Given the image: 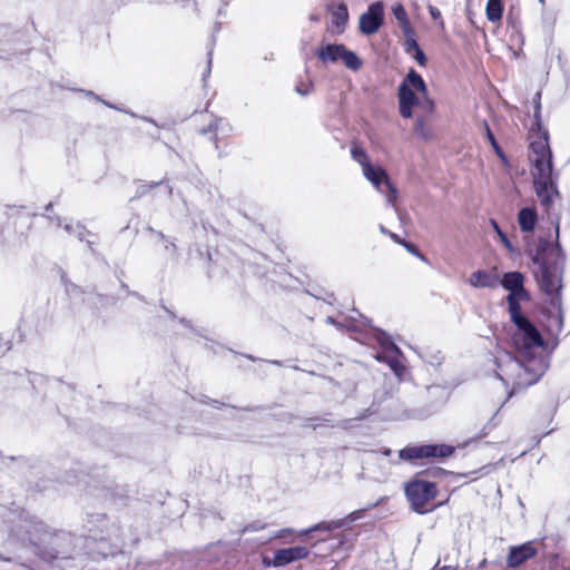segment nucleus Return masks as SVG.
<instances>
[{
  "instance_id": "b1692460",
  "label": "nucleus",
  "mask_w": 570,
  "mask_h": 570,
  "mask_svg": "<svg viewBox=\"0 0 570 570\" xmlns=\"http://www.w3.org/2000/svg\"><path fill=\"white\" fill-rule=\"evenodd\" d=\"M483 125H484L487 138H488L489 142L491 144L492 148L494 149V151L497 153L498 156L503 157L502 149L499 146V144H498L494 135L492 134L491 129L489 128L488 124L484 121Z\"/></svg>"
},
{
  "instance_id": "f3484780",
  "label": "nucleus",
  "mask_w": 570,
  "mask_h": 570,
  "mask_svg": "<svg viewBox=\"0 0 570 570\" xmlns=\"http://www.w3.org/2000/svg\"><path fill=\"white\" fill-rule=\"evenodd\" d=\"M233 128L232 125L224 118H215L209 125L207 129H203V134L215 132V136L218 135L223 137H227L230 135Z\"/></svg>"
},
{
  "instance_id": "f03ea898",
  "label": "nucleus",
  "mask_w": 570,
  "mask_h": 570,
  "mask_svg": "<svg viewBox=\"0 0 570 570\" xmlns=\"http://www.w3.org/2000/svg\"><path fill=\"white\" fill-rule=\"evenodd\" d=\"M540 102H535L534 119L537 130L532 129L529 159L533 166L532 177L535 194L540 204L549 210L554 198L559 196L552 173V153L549 146V134L540 127Z\"/></svg>"
},
{
  "instance_id": "6ab92c4d",
  "label": "nucleus",
  "mask_w": 570,
  "mask_h": 570,
  "mask_svg": "<svg viewBox=\"0 0 570 570\" xmlns=\"http://www.w3.org/2000/svg\"><path fill=\"white\" fill-rule=\"evenodd\" d=\"M343 63L350 70L356 71L362 67V61L357 55L344 47L342 59Z\"/></svg>"
},
{
  "instance_id": "f8f14e48",
  "label": "nucleus",
  "mask_w": 570,
  "mask_h": 570,
  "mask_svg": "<svg viewBox=\"0 0 570 570\" xmlns=\"http://www.w3.org/2000/svg\"><path fill=\"white\" fill-rule=\"evenodd\" d=\"M469 283L475 288H493L498 285L499 277L497 274L479 269L471 274Z\"/></svg>"
},
{
  "instance_id": "a878e982",
  "label": "nucleus",
  "mask_w": 570,
  "mask_h": 570,
  "mask_svg": "<svg viewBox=\"0 0 570 570\" xmlns=\"http://www.w3.org/2000/svg\"><path fill=\"white\" fill-rule=\"evenodd\" d=\"M16 51L11 41L7 40L0 45V59H9Z\"/></svg>"
},
{
  "instance_id": "37998d69",
  "label": "nucleus",
  "mask_w": 570,
  "mask_h": 570,
  "mask_svg": "<svg viewBox=\"0 0 570 570\" xmlns=\"http://www.w3.org/2000/svg\"><path fill=\"white\" fill-rule=\"evenodd\" d=\"M4 35H7V30L0 29V36H4Z\"/></svg>"
},
{
  "instance_id": "a18cd8bd",
  "label": "nucleus",
  "mask_w": 570,
  "mask_h": 570,
  "mask_svg": "<svg viewBox=\"0 0 570 570\" xmlns=\"http://www.w3.org/2000/svg\"><path fill=\"white\" fill-rule=\"evenodd\" d=\"M558 61L561 63V53L558 55Z\"/></svg>"
},
{
  "instance_id": "2eb2a0df",
  "label": "nucleus",
  "mask_w": 570,
  "mask_h": 570,
  "mask_svg": "<svg viewBox=\"0 0 570 570\" xmlns=\"http://www.w3.org/2000/svg\"><path fill=\"white\" fill-rule=\"evenodd\" d=\"M538 216L533 208L524 207L518 214V223L522 232L530 233L537 225Z\"/></svg>"
},
{
  "instance_id": "4c0bfd02",
  "label": "nucleus",
  "mask_w": 570,
  "mask_h": 570,
  "mask_svg": "<svg viewBox=\"0 0 570 570\" xmlns=\"http://www.w3.org/2000/svg\"><path fill=\"white\" fill-rule=\"evenodd\" d=\"M439 566V562L436 563V566L432 569V570H456V567L454 566H443V567H440L438 568Z\"/></svg>"
},
{
  "instance_id": "2f4dec72",
  "label": "nucleus",
  "mask_w": 570,
  "mask_h": 570,
  "mask_svg": "<svg viewBox=\"0 0 570 570\" xmlns=\"http://www.w3.org/2000/svg\"><path fill=\"white\" fill-rule=\"evenodd\" d=\"M429 12H430V16L431 18L434 20V21H440L441 24H443V20H442V16H441V11L434 7V6H429Z\"/></svg>"
},
{
  "instance_id": "bb28decb",
  "label": "nucleus",
  "mask_w": 570,
  "mask_h": 570,
  "mask_svg": "<svg viewBox=\"0 0 570 570\" xmlns=\"http://www.w3.org/2000/svg\"><path fill=\"white\" fill-rule=\"evenodd\" d=\"M491 226L493 227L494 232L498 234L500 240L504 244V246L508 249H512L511 242L509 240L508 236L501 230L500 226L494 219H491Z\"/></svg>"
},
{
  "instance_id": "4be33fe9",
  "label": "nucleus",
  "mask_w": 570,
  "mask_h": 570,
  "mask_svg": "<svg viewBox=\"0 0 570 570\" xmlns=\"http://www.w3.org/2000/svg\"><path fill=\"white\" fill-rule=\"evenodd\" d=\"M325 322L327 324H330V325L336 326L337 328L346 327L348 331H356L357 330V325L354 323L355 322V317L354 316H351V321H348L346 323L338 322V321H336L332 316H327Z\"/></svg>"
},
{
  "instance_id": "c03bdc74",
  "label": "nucleus",
  "mask_w": 570,
  "mask_h": 570,
  "mask_svg": "<svg viewBox=\"0 0 570 570\" xmlns=\"http://www.w3.org/2000/svg\"><path fill=\"white\" fill-rule=\"evenodd\" d=\"M390 453H391V450H390V449H387V450H385V451H384V453H383V454L387 456V455H390Z\"/></svg>"
},
{
  "instance_id": "7ed1b4c3",
  "label": "nucleus",
  "mask_w": 570,
  "mask_h": 570,
  "mask_svg": "<svg viewBox=\"0 0 570 570\" xmlns=\"http://www.w3.org/2000/svg\"><path fill=\"white\" fill-rule=\"evenodd\" d=\"M400 115L409 119L413 116V107L419 106L425 112L434 111V101L429 97V90L422 76L411 68L397 88Z\"/></svg>"
},
{
  "instance_id": "6e6552de",
  "label": "nucleus",
  "mask_w": 570,
  "mask_h": 570,
  "mask_svg": "<svg viewBox=\"0 0 570 570\" xmlns=\"http://www.w3.org/2000/svg\"><path fill=\"white\" fill-rule=\"evenodd\" d=\"M377 341L382 346V351L376 354V360L386 363L399 380L405 372V366L401 363V350L391 341L385 333H380Z\"/></svg>"
},
{
  "instance_id": "f257e3e1",
  "label": "nucleus",
  "mask_w": 570,
  "mask_h": 570,
  "mask_svg": "<svg viewBox=\"0 0 570 570\" xmlns=\"http://www.w3.org/2000/svg\"><path fill=\"white\" fill-rule=\"evenodd\" d=\"M520 272L503 274L501 285L509 291L508 312L514 328L510 333L514 355L499 351L492 357L495 376L507 390L508 399L535 384L548 368L543 355L544 340L530 320L521 313L520 301L530 298Z\"/></svg>"
},
{
  "instance_id": "20e7f679",
  "label": "nucleus",
  "mask_w": 570,
  "mask_h": 570,
  "mask_svg": "<svg viewBox=\"0 0 570 570\" xmlns=\"http://www.w3.org/2000/svg\"><path fill=\"white\" fill-rule=\"evenodd\" d=\"M351 156L361 166L362 174L366 180L385 197L386 204L394 208L399 220L403 224L404 214L395 206L397 189L389 179L386 171L382 167L374 166L363 148L352 147Z\"/></svg>"
},
{
  "instance_id": "aec40b11",
  "label": "nucleus",
  "mask_w": 570,
  "mask_h": 570,
  "mask_svg": "<svg viewBox=\"0 0 570 570\" xmlns=\"http://www.w3.org/2000/svg\"><path fill=\"white\" fill-rule=\"evenodd\" d=\"M63 229L68 234L75 235L79 240H86L89 245L92 244L91 240L86 239V235L88 234V230L80 224H72V223H66L63 225Z\"/></svg>"
},
{
  "instance_id": "423d86ee",
  "label": "nucleus",
  "mask_w": 570,
  "mask_h": 570,
  "mask_svg": "<svg viewBox=\"0 0 570 570\" xmlns=\"http://www.w3.org/2000/svg\"><path fill=\"white\" fill-rule=\"evenodd\" d=\"M454 453V448L448 444H420L409 445L399 451V459L414 462L422 459H444Z\"/></svg>"
},
{
  "instance_id": "c85d7f7f",
  "label": "nucleus",
  "mask_w": 570,
  "mask_h": 570,
  "mask_svg": "<svg viewBox=\"0 0 570 570\" xmlns=\"http://www.w3.org/2000/svg\"><path fill=\"white\" fill-rule=\"evenodd\" d=\"M21 377H22V375L18 374L17 372H7L4 374V377L0 376V382L8 383V384H17L18 380Z\"/></svg>"
},
{
  "instance_id": "dca6fc26",
  "label": "nucleus",
  "mask_w": 570,
  "mask_h": 570,
  "mask_svg": "<svg viewBox=\"0 0 570 570\" xmlns=\"http://www.w3.org/2000/svg\"><path fill=\"white\" fill-rule=\"evenodd\" d=\"M392 13L394 18L397 20L400 28L402 29L404 35H412V27L407 17V12L403 4L394 3L392 6Z\"/></svg>"
},
{
  "instance_id": "cd10ccee",
  "label": "nucleus",
  "mask_w": 570,
  "mask_h": 570,
  "mask_svg": "<svg viewBox=\"0 0 570 570\" xmlns=\"http://www.w3.org/2000/svg\"><path fill=\"white\" fill-rule=\"evenodd\" d=\"M402 246H403V247H404V248H405L410 254L414 255L415 257L420 258L421 261H423V262H425V261H426L425 256H424V255H422V254L420 253V250L417 249V247H416L414 244H412V243H410V242L404 240V242H402Z\"/></svg>"
},
{
  "instance_id": "49530a36",
  "label": "nucleus",
  "mask_w": 570,
  "mask_h": 570,
  "mask_svg": "<svg viewBox=\"0 0 570 570\" xmlns=\"http://www.w3.org/2000/svg\"><path fill=\"white\" fill-rule=\"evenodd\" d=\"M539 2L543 6L546 3L544 0H539Z\"/></svg>"
},
{
  "instance_id": "ddd939ff",
  "label": "nucleus",
  "mask_w": 570,
  "mask_h": 570,
  "mask_svg": "<svg viewBox=\"0 0 570 570\" xmlns=\"http://www.w3.org/2000/svg\"><path fill=\"white\" fill-rule=\"evenodd\" d=\"M344 45L333 43L322 46L316 51V57L323 62H336L342 59Z\"/></svg>"
},
{
  "instance_id": "1a4fd4ad",
  "label": "nucleus",
  "mask_w": 570,
  "mask_h": 570,
  "mask_svg": "<svg viewBox=\"0 0 570 570\" xmlns=\"http://www.w3.org/2000/svg\"><path fill=\"white\" fill-rule=\"evenodd\" d=\"M384 20V7L381 1L368 6L366 12L362 13L358 20L360 31L365 36L377 32Z\"/></svg>"
},
{
  "instance_id": "7c9ffc66",
  "label": "nucleus",
  "mask_w": 570,
  "mask_h": 570,
  "mask_svg": "<svg viewBox=\"0 0 570 570\" xmlns=\"http://www.w3.org/2000/svg\"><path fill=\"white\" fill-rule=\"evenodd\" d=\"M412 57L421 67H425L426 66L428 59H426V56H425V53L423 52V50L421 48L417 49L412 55Z\"/></svg>"
},
{
  "instance_id": "4468645a",
  "label": "nucleus",
  "mask_w": 570,
  "mask_h": 570,
  "mask_svg": "<svg viewBox=\"0 0 570 570\" xmlns=\"http://www.w3.org/2000/svg\"><path fill=\"white\" fill-rule=\"evenodd\" d=\"M332 24L335 27V31L341 33L344 31L345 26L348 21V10L345 3L341 2L333 7L331 10Z\"/></svg>"
},
{
  "instance_id": "9b49d317",
  "label": "nucleus",
  "mask_w": 570,
  "mask_h": 570,
  "mask_svg": "<svg viewBox=\"0 0 570 570\" xmlns=\"http://www.w3.org/2000/svg\"><path fill=\"white\" fill-rule=\"evenodd\" d=\"M537 554V549L532 542H525L520 546L511 547L507 557V566L509 568H517L533 558Z\"/></svg>"
},
{
  "instance_id": "5701e85b",
  "label": "nucleus",
  "mask_w": 570,
  "mask_h": 570,
  "mask_svg": "<svg viewBox=\"0 0 570 570\" xmlns=\"http://www.w3.org/2000/svg\"><path fill=\"white\" fill-rule=\"evenodd\" d=\"M313 90V82L312 80L307 79L306 81H298L295 86V91L302 96L306 97L308 96Z\"/></svg>"
},
{
  "instance_id": "72a5a7b5",
  "label": "nucleus",
  "mask_w": 570,
  "mask_h": 570,
  "mask_svg": "<svg viewBox=\"0 0 570 570\" xmlns=\"http://www.w3.org/2000/svg\"><path fill=\"white\" fill-rule=\"evenodd\" d=\"M86 95H87L88 97H92V98H95L97 101H100V102L105 104V105H106L107 107H109V108H116L114 105H111V104H109V102H107V101L102 100L99 96L95 95L92 91H87V92H86Z\"/></svg>"
},
{
  "instance_id": "ea45409f",
  "label": "nucleus",
  "mask_w": 570,
  "mask_h": 570,
  "mask_svg": "<svg viewBox=\"0 0 570 570\" xmlns=\"http://www.w3.org/2000/svg\"><path fill=\"white\" fill-rule=\"evenodd\" d=\"M233 0H220L223 7H227Z\"/></svg>"
},
{
  "instance_id": "a19ab883",
  "label": "nucleus",
  "mask_w": 570,
  "mask_h": 570,
  "mask_svg": "<svg viewBox=\"0 0 570 570\" xmlns=\"http://www.w3.org/2000/svg\"><path fill=\"white\" fill-rule=\"evenodd\" d=\"M318 19H320V17H318V16H316V14H312V16H311V20H312V21H318Z\"/></svg>"
},
{
  "instance_id": "c756f323",
  "label": "nucleus",
  "mask_w": 570,
  "mask_h": 570,
  "mask_svg": "<svg viewBox=\"0 0 570 570\" xmlns=\"http://www.w3.org/2000/svg\"><path fill=\"white\" fill-rule=\"evenodd\" d=\"M430 353H425L422 355L424 360H426L431 365H440L442 363L443 357L441 356L440 352H436L435 354L431 355L429 357Z\"/></svg>"
},
{
  "instance_id": "0eeeda50",
  "label": "nucleus",
  "mask_w": 570,
  "mask_h": 570,
  "mask_svg": "<svg viewBox=\"0 0 570 570\" xmlns=\"http://www.w3.org/2000/svg\"><path fill=\"white\" fill-rule=\"evenodd\" d=\"M436 485L425 480H413L405 485V495L412 508L419 513H425L428 502L436 497Z\"/></svg>"
},
{
  "instance_id": "473e14b6",
  "label": "nucleus",
  "mask_w": 570,
  "mask_h": 570,
  "mask_svg": "<svg viewBox=\"0 0 570 570\" xmlns=\"http://www.w3.org/2000/svg\"><path fill=\"white\" fill-rule=\"evenodd\" d=\"M153 187H154V185H147V184L140 185L137 190V197H141L142 195L148 193V190H150Z\"/></svg>"
},
{
  "instance_id": "e433bc0d",
  "label": "nucleus",
  "mask_w": 570,
  "mask_h": 570,
  "mask_svg": "<svg viewBox=\"0 0 570 570\" xmlns=\"http://www.w3.org/2000/svg\"><path fill=\"white\" fill-rule=\"evenodd\" d=\"M389 237L396 244L401 245L402 246V242H404L405 239L401 238L397 234L391 232L389 234Z\"/></svg>"
},
{
  "instance_id": "9d476101",
  "label": "nucleus",
  "mask_w": 570,
  "mask_h": 570,
  "mask_svg": "<svg viewBox=\"0 0 570 570\" xmlns=\"http://www.w3.org/2000/svg\"><path fill=\"white\" fill-rule=\"evenodd\" d=\"M309 556V550L306 547L297 546L284 548L274 552L273 559L264 558L263 563L266 567H285L294 561L306 559Z\"/></svg>"
},
{
  "instance_id": "f704fd0d",
  "label": "nucleus",
  "mask_w": 570,
  "mask_h": 570,
  "mask_svg": "<svg viewBox=\"0 0 570 570\" xmlns=\"http://www.w3.org/2000/svg\"><path fill=\"white\" fill-rule=\"evenodd\" d=\"M294 530L291 529V528H285V529H282L279 531H277L275 534H274V539H278V538H283L284 535L288 534V533H293Z\"/></svg>"
},
{
  "instance_id": "393cba45",
  "label": "nucleus",
  "mask_w": 570,
  "mask_h": 570,
  "mask_svg": "<svg viewBox=\"0 0 570 570\" xmlns=\"http://www.w3.org/2000/svg\"><path fill=\"white\" fill-rule=\"evenodd\" d=\"M404 36L406 37L404 42V50L407 55L412 56L417 49H420V46L417 41L414 39L413 33Z\"/></svg>"
},
{
  "instance_id": "c9c22d12",
  "label": "nucleus",
  "mask_w": 570,
  "mask_h": 570,
  "mask_svg": "<svg viewBox=\"0 0 570 570\" xmlns=\"http://www.w3.org/2000/svg\"><path fill=\"white\" fill-rule=\"evenodd\" d=\"M321 529H324L322 527V524H316V525H314L312 528H308V529H305V530L301 531L298 534L299 535H306V534H308L311 532H314V531H317V530H321Z\"/></svg>"
},
{
  "instance_id": "a211bd4d",
  "label": "nucleus",
  "mask_w": 570,
  "mask_h": 570,
  "mask_svg": "<svg viewBox=\"0 0 570 570\" xmlns=\"http://www.w3.org/2000/svg\"><path fill=\"white\" fill-rule=\"evenodd\" d=\"M503 7L501 0H488L485 7L487 19L491 22L500 21L502 18Z\"/></svg>"
},
{
  "instance_id": "39448f33",
  "label": "nucleus",
  "mask_w": 570,
  "mask_h": 570,
  "mask_svg": "<svg viewBox=\"0 0 570 570\" xmlns=\"http://www.w3.org/2000/svg\"><path fill=\"white\" fill-rule=\"evenodd\" d=\"M533 264L538 266L535 277L540 285V288L549 296H552V301H559L558 294L561 289V266L556 262L550 264L542 254L538 253L533 257ZM557 312L558 327L562 325V311L560 302L558 306H553Z\"/></svg>"
},
{
  "instance_id": "412c9836",
  "label": "nucleus",
  "mask_w": 570,
  "mask_h": 570,
  "mask_svg": "<svg viewBox=\"0 0 570 570\" xmlns=\"http://www.w3.org/2000/svg\"><path fill=\"white\" fill-rule=\"evenodd\" d=\"M414 134L416 136H419L420 138L424 139V140H429L432 138V131L431 129L426 126V122H425V119L424 118H421L419 117L416 120H415V124H414Z\"/></svg>"
},
{
  "instance_id": "58836bf2",
  "label": "nucleus",
  "mask_w": 570,
  "mask_h": 570,
  "mask_svg": "<svg viewBox=\"0 0 570 570\" xmlns=\"http://www.w3.org/2000/svg\"><path fill=\"white\" fill-rule=\"evenodd\" d=\"M379 230H380V233H381V234L386 235V236H389V234L391 233V230H389V229H387L384 225H382V224L379 226Z\"/></svg>"
},
{
  "instance_id": "79ce46f5",
  "label": "nucleus",
  "mask_w": 570,
  "mask_h": 570,
  "mask_svg": "<svg viewBox=\"0 0 570 570\" xmlns=\"http://www.w3.org/2000/svg\"><path fill=\"white\" fill-rule=\"evenodd\" d=\"M356 513H357V512H353V513L351 514V519H352V520H356V519H357Z\"/></svg>"
}]
</instances>
